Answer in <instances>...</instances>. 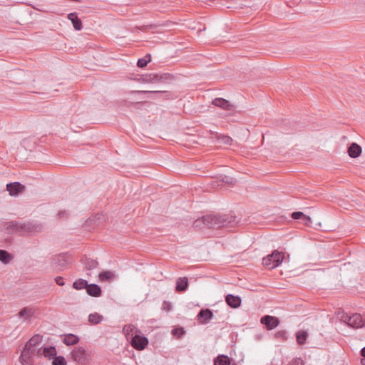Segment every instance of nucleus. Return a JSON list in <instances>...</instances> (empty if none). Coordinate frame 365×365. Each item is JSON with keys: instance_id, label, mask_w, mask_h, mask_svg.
Returning <instances> with one entry per match:
<instances>
[{"instance_id": "26", "label": "nucleus", "mask_w": 365, "mask_h": 365, "mask_svg": "<svg viewBox=\"0 0 365 365\" xmlns=\"http://www.w3.org/2000/svg\"><path fill=\"white\" fill-rule=\"evenodd\" d=\"M43 354L45 357L51 359L56 356V350L54 346L44 347L43 350Z\"/></svg>"}, {"instance_id": "43", "label": "nucleus", "mask_w": 365, "mask_h": 365, "mask_svg": "<svg viewBox=\"0 0 365 365\" xmlns=\"http://www.w3.org/2000/svg\"><path fill=\"white\" fill-rule=\"evenodd\" d=\"M159 91H133V93H158Z\"/></svg>"}, {"instance_id": "21", "label": "nucleus", "mask_w": 365, "mask_h": 365, "mask_svg": "<svg viewBox=\"0 0 365 365\" xmlns=\"http://www.w3.org/2000/svg\"><path fill=\"white\" fill-rule=\"evenodd\" d=\"M214 365H231V361L227 356L222 354L215 358Z\"/></svg>"}, {"instance_id": "17", "label": "nucleus", "mask_w": 365, "mask_h": 365, "mask_svg": "<svg viewBox=\"0 0 365 365\" xmlns=\"http://www.w3.org/2000/svg\"><path fill=\"white\" fill-rule=\"evenodd\" d=\"M68 19L72 22L74 29L76 31L82 29L81 20L78 17L76 13H71L68 15Z\"/></svg>"}, {"instance_id": "7", "label": "nucleus", "mask_w": 365, "mask_h": 365, "mask_svg": "<svg viewBox=\"0 0 365 365\" xmlns=\"http://www.w3.org/2000/svg\"><path fill=\"white\" fill-rule=\"evenodd\" d=\"M70 263V259L66 255H59L53 258L52 266L54 270L59 272L63 270Z\"/></svg>"}, {"instance_id": "13", "label": "nucleus", "mask_w": 365, "mask_h": 365, "mask_svg": "<svg viewBox=\"0 0 365 365\" xmlns=\"http://www.w3.org/2000/svg\"><path fill=\"white\" fill-rule=\"evenodd\" d=\"M36 313V309L34 307H26L20 310L18 315L20 317H24V320H28L32 318Z\"/></svg>"}, {"instance_id": "2", "label": "nucleus", "mask_w": 365, "mask_h": 365, "mask_svg": "<svg viewBox=\"0 0 365 365\" xmlns=\"http://www.w3.org/2000/svg\"><path fill=\"white\" fill-rule=\"evenodd\" d=\"M2 227L8 232H15L19 235H24L26 233L38 232L41 230V225L38 224H34L28 222L20 223L16 221L3 222Z\"/></svg>"}, {"instance_id": "42", "label": "nucleus", "mask_w": 365, "mask_h": 365, "mask_svg": "<svg viewBox=\"0 0 365 365\" xmlns=\"http://www.w3.org/2000/svg\"><path fill=\"white\" fill-rule=\"evenodd\" d=\"M361 355L364 357L361 361V365H365V346L361 349Z\"/></svg>"}, {"instance_id": "5", "label": "nucleus", "mask_w": 365, "mask_h": 365, "mask_svg": "<svg viewBox=\"0 0 365 365\" xmlns=\"http://www.w3.org/2000/svg\"><path fill=\"white\" fill-rule=\"evenodd\" d=\"M72 359L80 365H86L90 360V355L83 347H76L71 353Z\"/></svg>"}, {"instance_id": "33", "label": "nucleus", "mask_w": 365, "mask_h": 365, "mask_svg": "<svg viewBox=\"0 0 365 365\" xmlns=\"http://www.w3.org/2000/svg\"><path fill=\"white\" fill-rule=\"evenodd\" d=\"M151 78L153 80V83H156L159 82H163L167 79L166 75H159V74H151Z\"/></svg>"}, {"instance_id": "20", "label": "nucleus", "mask_w": 365, "mask_h": 365, "mask_svg": "<svg viewBox=\"0 0 365 365\" xmlns=\"http://www.w3.org/2000/svg\"><path fill=\"white\" fill-rule=\"evenodd\" d=\"M103 319V317L97 312L90 314L88 318V322L93 325H97L100 324Z\"/></svg>"}, {"instance_id": "36", "label": "nucleus", "mask_w": 365, "mask_h": 365, "mask_svg": "<svg viewBox=\"0 0 365 365\" xmlns=\"http://www.w3.org/2000/svg\"><path fill=\"white\" fill-rule=\"evenodd\" d=\"M185 333L182 327L175 328L172 330V334L178 338H180Z\"/></svg>"}, {"instance_id": "37", "label": "nucleus", "mask_w": 365, "mask_h": 365, "mask_svg": "<svg viewBox=\"0 0 365 365\" xmlns=\"http://www.w3.org/2000/svg\"><path fill=\"white\" fill-rule=\"evenodd\" d=\"M165 26V24H148V25L143 26L142 27L139 28V29L143 30V31H145V30H148V29H156V28H158L159 26Z\"/></svg>"}, {"instance_id": "14", "label": "nucleus", "mask_w": 365, "mask_h": 365, "mask_svg": "<svg viewBox=\"0 0 365 365\" xmlns=\"http://www.w3.org/2000/svg\"><path fill=\"white\" fill-rule=\"evenodd\" d=\"M86 290L88 295L94 297H100L102 292L100 286L96 284H88Z\"/></svg>"}, {"instance_id": "25", "label": "nucleus", "mask_w": 365, "mask_h": 365, "mask_svg": "<svg viewBox=\"0 0 365 365\" xmlns=\"http://www.w3.org/2000/svg\"><path fill=\"white\" fill-rule=\"evenodd\" d=\"M292 217L294 220H302L305 224L311 222V218L304 215L302 212H294L292 213Z\"/></svg>"}, {"instance_id": "45", "label": "nucleus", "mask_w": 365, "mask_h": 365, "mask_svg": "<svg viewBox=\"0 0 365 365\" xmlns=\"http://www.w3.org/2000/svg\"><path fill=\"white\" fill-rule=\"evenodd\" d=\"M66 215V211H60L58 212V215L60 217H64L65 215Z\"/></svg>"}, {"instance_id": "32", "label": "nucleus", "mask_w": 365, "mask_h": 365, "mask_svg": "<svg viewBox=\"0 0 365 365\" xmlns=\"http://www.w3.org/2000/svg\"><path fill=\"white\" fill-rule=\"evenodd\" d=\"M52 365H66V361L62 356H56L53 359Z\"/></svg>"}, {"instance_id": "15", "label": "nucleus", "mask_w": 365, "mask_h": 365, "mask_svg": "<svg viewBox=\"0 0 365 365\" xmlns=\"http://www.w3.org/2000/svg\"><path fill=\"white\" fill-rule=\"evenodd\" d=\"M226 303L232 308H237L241 304V298L238 296L228 294L225 297Z\"/></svg>"}, {"instance_id": "19", "label": "nucleus", "mask_w": 365, "mask_h": 365, "mask_svg": "<svg viewBox=\"0 0 365 365\" xmlns=\"http://www.w3.org/2000/svg\"><path fill=\"white\" fill-rule=\"evenodd\" d=\"M309 336V333L305 330H299L296 333V341L299 345H304Z\"/></svg>"}, {"instance_id": "18", "label": "nucleus", "mask_w": 365, "mask_h": 365, "mask_svg": "<svg viewBox=\"0 0 365 365\" xmlns=\"http://www.w3.org/2000/svg\"><path fill=\"white\" fill-rule=\"evenodd\" d=\"M42 341V336L39 334L33 336L25 344V347L31 349L33 347L38 345Z\"/></svg>"}, {"instance_id": "22", "label": "nucleus", "mask_w": 365, "mask_h": 365, "mask_svg": "<svg viewBox=\"0 0 365 365\" xmlns=\"http://www.w3.org/2000/svg\"><path fill=\"white\" fill-rule=\"evenodd\" d=\"M188 286V280L186 277L179 278L176 283V291L184 292Z\"/></svg>"}, {"instance_id": "38", "label": "nucleus", "mask_w": 365, "mask_h": 365, "mask_svg": "<svg viewBox=\"0 0 365 365\" xmlns=\"http://www.w3.org/2000/svg\"><path fill=\"white\" fill-rule=\"evenodd\" d=\"M275 337L279 339L286 340L287 339V333L285 331H278L275 334Z\"/></svg>"}, {"instance_id": "11", "label": "nucleus", "mask_w": 365, "mask_h": 365, "mask_svg": "<svg viewBox=\"0 0 365 365\" xmlns=\"http://www.w3.org/2000/svg\"><path fill=\"white\" fill-rule=\"evenodd\" d=\"M25 187L19 182H10L6 185V190L10 195H17L24 190Z\"/></svg>"}, {"instance_id": "12", "label": "nucleus", "mask_w": 365, "mask_h": 365, "mask_svg": "<svg viewBox=\"0 0 365 365\" xmlns=\"http://www.w3.org/2000/svg\"><path fill=\"white\" fill-rule=\"evenodd\" d=\"M31 349H29L24 347L21 354L19 357V362L22 365H32L33 364V358L31 356V354L30 352Z\"/></svg>"}, {"instance_id": "40", "label": "nucleus", "mask_w": 365, "mask_h": 365, "mask_svg": "<svg viewBox=\"0 0 365 365\" xmlns=\"http://www.w3.org/2000/svg\"><path fill=\"white\" fill-rule=\"evenodd\" d=\"M142 81L144 83H153L151 74H147V75L143 76L142 78Z\"/></svg>"}, {"instance_id": "1", "label": "nucleus", "mask_w": 365, "mask_h": 365, "mask_svg": "<svg viewBox=\"0 0 365 365\" xmlns=\"http://www.w3.org/2000/svg\"><path fill=\"white\" fill-rule=\"evenodd\" d=\"M207 228L218 229L222 227H232L237 223L236 217L232 215H208L204 216Z\"/></svg>"}, {"instance_id": "31", "label": "nucleus", "mask_w": 365, "mask_h": 365, "mask_svg": "<svg viewBox=\"0 0 365 365\" xmlns=\"http://www.w3.org/2000/svg\"><path fill=\"white\" fill-rule=\"evenodd\" d=\"M114 274L110 271H105L99 274L98 277L101 281L111 279Z\"/></svg>"}, {"instance_id": "34", "label": "nucleus", "mask_w": 365, "mask_h": 365, "mask_svg": "<svg viewBox=\"0 0 365 365\" xmlns=\"http://www.w3.org/2000/svg\"><path fill=\"white\" fill-rule=\"evenodd\" d=\"M193 226L196 228L202 229L207 227L205 226V221L204 220V216L201 218L197 219L193 222Z\"/></svg>"}, {"instance_id": "29", "label": "nucleus", "mask_w": 365, "mask_h": 365, "mask_svg": "<svg viewBox=\"0 0 365 365\" xmlns=\"http://www.w3.org/2000/svg\"><path fill=\"white\" fill-rule=\"evenodd\" d=\"M98 263L96 260L91 259H86L84 262V268L87 270H92L96 269L98 266Z\"/></svg>"}, {"instance_id": "16", "label": "nucleus", "mask_w": 365, "mask_h": 365, "mask_svg": "<svg viewBox=\"0 0 365 365\" xmlns=\"http://www.w3.org/2000/svg\"><path fill=\"white\" fill-rule=\"evenodd\" d=\"M348 153L349 155L352 158H357L361 153V148L357 143H353L348 148Z\"/></svg>"}, {"instance_id": "10", "label": "nucleus", "mask_w": 365, "mask_h": 365, "mask_svg": "<svg viewBox=\"0 0 365 365\" xmlns=\"http://www.w3.org/2000/svg\"><path fill=\"white\" fill-rule=\"evenodd\" d=\"M260 322L262 324L266 326L268 330L276 328L279 324V321L277 317L269 315L262 317Z\"/></svg>"}, {"instance_id": "8", "label": "nucleus", "mask_w": 365, "mask_h": 365, "mask_svg": "<svg viewBox=\"0 0 365 365\" xmlns=\"http://www.w3.org/2000/svg\"><path fill=\"white\" fill-rule=\"evenodd\" d=\"M212 103L227 111L234 112L235 110V106L230 103V101L222 98H215L212 100Z\"/></svg>"}, {"instance_id": "24", "label": "nucleus", "mask_w": 365, "mask_h": 365, "mask_svg": "<svg viewBox=\"0 0 365 365\" xmlns=\"http://www.w3.org/2000/svg\"><path fill=\"white\" fill-rule=\"evenodd\" d=\"M78 341V337L73 334L66 335L63 340V343L68 346L76 344Z\"/></svg>"}, {"instance_id": "39", "label": "nucleus", "mask_w": 365, "mask_h": 365, "mask_svg": "<svg viewBox=\"0 0 365 365\" xmlns=\"http://www.w3.org/2000/svg\"><path fill=\"white\" fill-rule=\"evenodd\" d=\"M172 309V304L170 302L164 301L163 303V309L166 311H170Z\"/></svg>"}, {"instance_id": "41", "label": "nucleus", "mask_w": 365, "mask_h": 365, "mask_svg": "<svg viewBox=\"0 0 365 365\" xmlns=\"http://www.w3.org/2000/svg\"><path fill=\"white\" fill-rule=\"evenodd\" d=\"M56 283L59 286H63L65 284V282L63 281V278L62 277H56L55 278Z\"/></svg>"}, {"instance_id": "3", "label": "nucleus", "mask_w": 365, "mask_h": 365, "mask_svg": "<svg viewBox=\"0 0 365 365\" xmlns=\"http://www.w3.org/2000/svg\"><path fill=\"white\" fill-rule=\"evenodd\" d=\"M341 318L344 323L352 328H361L365 324V317H363L358 313H355L351 315L343 314Z\"/></svg>"}, {"instance_id": "23", "label": "nucleus", "mask_w": 365, "mask_h": 365, "mask_svg": "<svg viewBox=\"0 0 365 365\" xmlns=\"http://www.w3.org/2000/svg\"><path fill=\"white\" fill-rule=\"evenodd\" d=\"M123 331L124 334L127 336L128 338L129 335H131V337L134 336L137 333H140V331H139L134 325L133 324H128L125 325L123 329Z\"/></svg>"}, {"instance_id": "35", "label": "nucleus", "mask_w": 365, "mask_h": 365, "mask_svg": "<svg viewBox=\"0 0 365 365\" xmlns=\"http://www.w3.org/2000/svg\"><path fill=\"white\" fill-rule=\"evenodd\" d=\"M218 141L220 143L224 144V145H231L232 142V138H230V136H227V135H221L218 138Z\"/></svg>"}, {"instance_id": "9", "label": "nucleus", "mask_w": 365, "mask_h": 365, "mask_svg": "<svg viewBox=\"0 0 365 365\" xmlns=\"http://www.w3.org/2000/svg\"><path fill=\"white\" fill-rule=\"evenodd\" d=\"M213 318V313L210 309H202L197 315V319L201 324H207Z\"/></svg>"}, {"instance_id": "27", "label": "nucleus", "mask_w": 365, "mask_h": 365, "mask_svg": "<svg viewBox=\"0 0 365 365\" xmlns=\"http://www.w3.org/2000/svg\"><path fill=\"white\" fill-rule=\"evenodd\" d=\"M88 282L83 279H76L73 283V287L76 289V290H81V289H86V287L88 286Z\"/></svg>"}, {"instance_id": "46", "label": "nucleus", "mask_w": 365, "mask_h": 365, "mask_svg": "<svg viewBox=\"0 0 365 365\" xmlns=\"http://www.w3.org/2000/svg\"><path fill=\"white\" fill-rule=\"evenodd\" d=\"M232 365H237V364H232Z\"/></svg>"}, {"instance_id": "44", "label": "nucleus", "mask_w": 365, "mask_h": 365, "mask_svg": "<svg viewBox=\"0 0 365 365\" xmlns=\"http://www.w3.org/2000/svg\"><path fill=\"white\" fill-rule=\"evenodd\" d=\"M223 182H226V183H230L232 184V178H230L227 176H225L223 179H222Z\"/></svg>"}, {"instance_id": "28", "label": "nucleus", "mask_w": 365, "mask_h": 365, "mask_svg": "<svg viewBox=\"0 0 365 365\" xmlns=\"http://www.w3.org/2000/svg\"><path fill=\"white\" fill-rule=\"evenodd\" d=\"M12 259L11 255L4 250H0V261L4 264H8Z\"/></svg>"}, {"instance_id": "30", "label": "nucleus", "mask_w": 365, "mask_h": 365, "mask_svg": "<svg viewBox=\"0 0 365 365\" xmlns=\"http://www.w3.org/2000/svg\"><path fill=\"white\" fill-rule=\"evenodd\" d=\"M151 61V56L150 54H147L144 58H139L137 62V66L139 68H144L145 67L148 63Z\"/></svg>"}, {"instance_id": "6", "label": "nucleus", "mask_w": 365, "mask_h": 365, "mask_svg": "<svg viewBox=\"0 0 365 365\" xmlns=\"http://www.w3.org/2000/svg\"><path fill=\"white\" fill-rule=\"evenodd\" d=\"M130 344L133 348L136 350H143L148 344V339L147 337L141 334L140 333H137L132 337H130Z\"/></svg>"}, {"instance_id": "4", "label": "nucleus", "mask_w": 365, "mask_h": 365, "mask_svg": "<svg viewBox=\"0 0 365 365\" xmlns=\"http://www.w3.org/2000/svg\"><path fill=\"white\" fill-rule=\"evenodd\" d=\"M284 259V253L274 250L272 254L263 258V264L269 269L278 267Z\"/></svg>"}]
</instances>
